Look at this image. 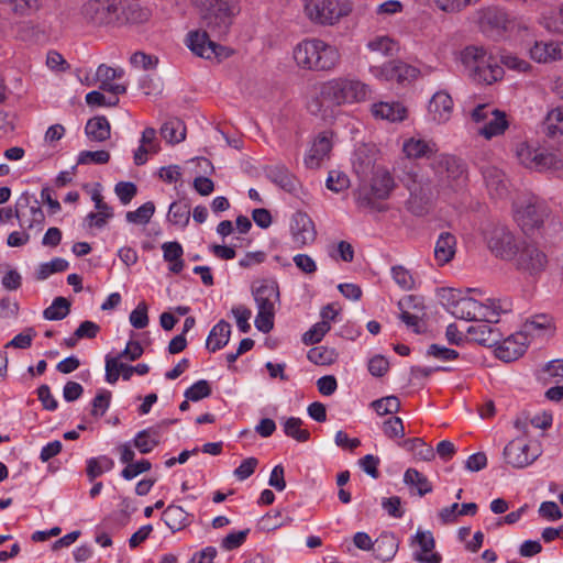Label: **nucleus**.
Segmentation results:
<instances>
[{"label":"nucleus","mask_w":563,"mask_h":563,"mask_svg":"<svg viewBox=\"0 0 563 563\" xmlns=\"http://www.w3.org/2000/svg\"><path fill=\"white\" fill-rule=\"evenodd\" d=\"M297 65L308 70H330L340 59L338 49L325 42L311 38L297 44L294 49Z\"/></svg>","instance_id":"f257e3e1"},{"label":"nucleus","mask_w":563,"mask_h":563,"mask_svg":"<svg viewBox=\"0 0 563 563\" xmlns=\"http://www.w3.org/2000/svg\"><path fill=\"white\" fill-rule=\"evenodd\" d=\"M460 59L468 76L478 84L492 85L504 75L503 67L483 47L466 46L461 52Z\"/></svg>","instance_id":"f03ea898"},{"label":"nucleus","mask_w":563,"mask_h":563,"mask_svg":"<svg viewBox=\"0 0 563 563\" xmlns=\"http://www.w3.org/2000/svg\"><path fill=\"white\" fill-rule=\"evenodd\" d=\"M191 1L200 11L202 25L208 29L213 36L221 37L228 33L232 24V18L236 12L235 0Z\"/></svg>","instance_id":"7ed1b4c3"},{"label":"nucleus","mask_w":563,"mask_h":563,"mask_svg":"<svg viewBox=\"0 0 563 563\" xmlns=\"http://www.w3.org/2000/svg\"><path fill=\"white\" fill-rule=\"evenodd\" d=\"M399 178L410 194L406 202L407 209L418 217L428 213L432 200V189L429 181L418 174L412 163L405 165Z\"/></svg>","instance_id":"20e7f679"},{"label":"nucleus","mask_w":563,"mask_h":563,"mask_svg":"<svg viewBox=\"0 0 563 563\" xmlns=\"http://www.w3.org/2000/svg\"><path fill=\"white\" fill-rule=\"evenodd\" d=\"M369 96V87L357 79L335 78L322 84L320 88L321 99L336 106L362 102Z\"/></svg>","instance_id":"39448f33"},{"label":"nucleus","mask_w":563,"mask_h":563,"mask_svg":"<svg viewBox=\"0 0 563 563\" xmlns=\"http://www.w3.org/2000/svg\"><path fill=\"white\" fill-rule=\"evenodd\" d=\"M510 311L507 301L488 299L487 303H481L473 298H461L453 302L452 314L464 320H477L498 322L500 312Z\"/></svg>","instance_id":"423d86ee"},{"label":"nucleus","mask_w":563,"mask_h":563,"mask_svg":"<svg viewBox=\"0 0 563 563\" xmlns=\"http://www.w3.org/2000/svg\"><path fill=\"white\" fill-rule=\"evenodd\" d=\"M549 217L547 203L536 196H526L514 203V218L526 234H531L543 227Z\"/></svg>","instance_id":"0eeeda50"},{"label":"nucleus","mask_w":563,"mask_h":563,"mask_svg":"<svg viewBox=\"0 0 563 563\" xmlns=\"http://www.w3.org/2000/svg\"><path fill=\"white\" fill-rule=\"evenodd\" d=\"M484 238L489 251L503 261L514 260L521 244L515 234L501 224L488 225L484 231Z\"/></svg>","instance_id":"6e6552de"},{"label":"nucleus","mask_w":563,"mask_h":563,"mask_svg":"<svg viewBox=\"0 0 563 563\" xmlns=\"http://www.w3.org/2000/svg\"><path fill=\"white\" fill-rule=\"evenodd\" d=\"M512 261L519 272L531 276L542 273L548 265L545 253L532 243H521Z\"/></svg>","instance_id":"1a4fd4ad"},{"label":"nucleus","mask_w":563,"mask_h":563,"mask_svg":"<svg viewBox=\"0 0 563 563\" xmlns=\"http://www.w3.org/2000/svg\"><path fill=\"white\" fill-rule=\"evenodd\" d=\"M306 16L319 25H333L346 14L336 0H306Z\"/></svg>","instance_id":"9d476101"},{"label":"nucleus","mask_w":563,"mask_h":563,"mask_svg":"<svg viewBox=\"0 0 563 563\" xmlns=\"http://www.w3.org/2000/svg\"><path fill=\"white\" fill-rule=\"evenodd\" d=\"M115 0H89L81 8L85 20L92 25H108L119 18Z\"/></svg>","instance_id":"9b49d317"},{"label":"nucleus","mask_w":563,"mask_h":563,"mask_svg":"<svg viewBox=\"0 0 563 563\" xmlns=\"http://www.w3.org/2000/svg\"><path fill=\"white\" fill-rule=\"evenodd\" d=\"M210 34L212 33L208 29H206L203 32H189L187 37L188 47L192 53L206 59H211L213 57L222 59L228 57L229 49L211 41Z\"/></svg>","instance_id":"f8f14e48"},{"label":"nucleus","mask_w":563,"mask_h":563,"mask_svg":"<svg viewBox=\"0 0 563 563\" xmlns=\"http://www.w3.org/2000/svg\"><path fill=\"white\" fill-rule=\"evenodd\" d=\"M431 167L441 178H445V185L452 187L453 183L460 185L465 176V167L461 159L448 154H439L433 157Z\"/></svg>","instance_id":"ddd939ff"},{"label":"nucleus","mask_w":563,"mask_h":563,"mask_svg":"<svg viewBox=\"0 0 563 563\" xmlns=\"http://www.w3.org/2000/svg\"><path fill=\"white\" fill-rule=\"evenodd\" d=\"M541 454L539 448H533L520 439L510 441L504 449V456L507 463L517 468L532 464Z\"/></svg>","instance_id":"4468645a"},{"label":"nucleus","mask_w":563,"mask_h":563,"mask_svg":"<svg viewBox=\"0 0 563 563\" xmlns=\"http://www.w3.org/2000/svg\"><path fill=\"white\" fill-rule=\"evenodd\" d=\"M252 296L257 310L275 311L276 303L279 302V287L274 279L256 280L252 285Z\"/></svg>","instance_id":"2eb2a0df"},{"label":"nucleus","mask_w":563,"mask_h":563,"mask_svg":"<svg viewBox=\"0 0 563 563\" xmlns=\"http://www.w3.org/2000/svg\"><path fill=\"white\" fill-rule=\"evenodd\" d=\"M290 230L292 240L298 247L312 243L317 236L313 221L305 212L294 214Z\"/></svg>","instance_id":"dca6fc26"},{"label":"nucleus","mask_w":563,"mask_h":563,"mask_svg":"<svg viewBox=\"0 0 563 563\" xmlns=\"http://www.w3.org/2000/svg\"><path fill=\"white\" fill-rule=\"evenodd\" d=\"M398 307L401 310L399 318L411 328L416 333H421V320L423 317V307L416 296H406L399 300Z\"/></svg>","instance_id":"f3484780"},{"label":"nucleus","mask_w":563,"mask_h":563,"mask_svg":"<svg viewBox=\"0 0 563 563\" xmlns=\"http://www.w3.org/2000/svg\"><path fill=\"white\" fill-rule=\"evenodd\" d=\"M529 341L519 332L509 335L497 344L496 356L504 362H512L519 358L527 350Z\"/></svg>","instance_id":"a211bd4d"},{"label":"nucleus","mask_w":563,"mask_h":563,"mask_svg":"<svg viewBox=\"0 0 563 563\" xmlns=\"http://www.w3.org/2000/svg\"><path fill=\"white\" fill-rule=\"evenodd\" d=\"M520 333H522L529 342L530 339L543 338L547 333H553L552 318L545 313L534 314L525 321Z\"/></svg>","instance_id":"6ab92c4d"},{"label":"nucleus","mask_w":563,"mask_h":563,"mask_svg":"<svg viewBox=\"0 0 563 563\" xmlns=\"http://www.w3.org/2000/svg\"><path fill=\"white\" fill-rule=\"evenodd\" d=\"M530 56L538 63H549L563 58V43L556 41L536 42L530 48Z\"/></svg>","instance_id":"aec40b11"},{"label":"nucleus","mask_w":563,"mask_h":563,"mask_svg":"<svg viewBox=\"0 0 563 563\" xmlns=\"http://www.w3.org/2000/svg\"><path fill=\"white\" fill-rule=\"evenodd\" d=\"M493 322L484 321L468 327L467 333L472 340L484 346H495L501 340V334L497 328L492 325Z\"/></svg>","instance_id":"412c9836"},{"label":"nucleus","mask_w":563,"mask_h":563,"mask_svg":"<svg viewBox=\"0 0 563 563\" xmlns=\"http://www.w3.org/2000/svg\"><path fill=\"white\" fill-rule=\"evenodd\" d=\"M453 110V100L445 91H438L429 102V113L438 123L446 122Z\"/></svg>","instance_id":"4be33fe9"},{"label":"nucleus","mask_w":563,"mask_h":563,"mask_svg":"<svg viewBox=\"0 0 563 563\" xmlns=\"http://www.w3.org/2000/svg\"><path fill=\"white\" fill-rule=\"evenodd\" d=\"M268 179L284 189L287 192L294 194L297 191L298 179L292 175L289 169L282 164L268 166L265 169Z\"/></svg>","instance_id":"5701e85b"},{"label":"nucleus","mask_w":563,"mask_h":563,"mask_svg":"<svg viewBox=\"0 0 563 563\" xmlns=\"http://www.w3.org/2000/svg\"><path fill=\"white\" fill-rule=\"evenodd\" d=\"M456 253V238L451 232H441L434 246V260L439 266L450 263Z\"/></svg>","instance_id":"b1692460"},{"label":"nucleus","mask_w":563,"mask_h":563,"mask_svg":"<svg viewBox=\"0 0 563 563\" xmlns=\"http://www.w3.org/2000/svg\"><path fill=\"white\" fill-rule=\"evenodd\" d=\"M398 550V540L391 532L382 533L373 544L376 559L386 562L391 560Z\"/></svg>","instance_id":"393cba45"},{"label":"nucleus","mask_w":563,"mask_h":563,"mask_svg":"<svg viewBox=\"0 0 563 563\" xmlns=\"http://www.w3.org/2000/svg\"><path fill=\"white\" fill-rule=\"evenodd\" d=\"M402 151L408 158H430L437 155L438 147L432 141L410 139L404 143Z\"/></svg>","instance_id":"a878e982"},{"label":"nucleus","mask_w":563,"mask_h":563,"mask_svg":"<svg viewBox=\"0 0 563 563\" xmlns=\"http://www.w3.org/2000/svg\"><path fill=\"white\" fill-rule=\"evenodd\" d=\"M85 133L92 142H104L110 139L111 126L104 115H97L87 121Z\"/></svg>","instance_id":"bb28decb"},{"label":"nucleus","mask_w":563,"mask_h":563,"mask_svg":"<svg viewBox=\"0 0 563 563\" xmlns=\"http://www.w3.org/2000/svg\"><path fill=\"white\" fill-rule=\"evenodd\" d=\"M231 335V325L225 320H220L210 331L206 346L210 352H217L224 347Z\"/></svg>","instance_id":"cd10ccee"},{"label":"nucleus","mask_w":563,"mask_h":563,"mask_svg":"<svg viewBox=\"0 0 563 563\" xmlns=\"http://www.w3.org/2000/svg\"><path fill=\"white\" fill-rule=\"evenodd\" d=\"M372 113L375 118L397 122L406 118L407 110L399 102H378L373 104Z\"/></svg>","instance_id":"c85d7f7f"},{"label":"nucleus","mask_w":563,"mask_h":563,"mask_svg":"<svg viewBox=\"0 0 563 563\" xmlns=\"http://www.w3.org/2000/svg\"><path fill=\"white\" fill-rule=\"evenodd\" d=\"M366 47L368 48L371 54H373L374 57H393L397 55L399 52L398 43L387 35L375 36L374 38L367 42Z\"/></svg>","instance_id":"c756f323"},{"label":"nucleus","mask_w":563,"mask_h":563,"mask_svg":"<svg viewBox=\"0 0 563 563\" xmlns=\"http://www.w3.org/2000/svg\"><path fill=\"white\" fill-rule=\"evenodd\" d=\"M369 185L374 189V197L379 201L386 200L395 188L394 178L385 169L376 170Z\"/></svg>","instance_id":"7c9ffc66"},{"label":"nucleus","mask_w":563,"mask_h":563,"mask_svg":"<svg viewBox=\"0 0 563 563\" xmlns=\"http://www.w3.org/2000/svg\"><path fill=\"white\" fill-rule=\"evenodd\" d=\"M162 520L173 531H179L190 523L189 515L179 506L170 505L162 514Z\"/></svg>","instance_id":"2f4dec72"},{"label":"nucleus","mask_w":563,"mask_h":563,"mask_svg":"<svg viewBox=\"0 0 563 563\" xmlns=\"http://www.w3.org/2000/svg\"><path fill=\"white\" fill-rule=\"evenodd\" d=\"M483 176L492 195L503 197L507 194V181L500 169L488 167L483 172Z\"/></svg>","instance_id":"473e14b6"},{"label":"nucleus","mask_w":563,"mask_h":563,"mask_svg":"<svg viewBox=\"0 0 563 563\" xmlns=\"http://www.w3.org/2000/svg\"><path fill=\"white\" fill-rule=\"evenodd\" d=\"M492 117L493 118H489L487 123L478 130V134L484 136L486 140H490L494 136L503 134L508 128V121L505 112L494 110Z\"/></svg>","instance_id":"72a5a7b5"},{"label":"nucleus","mask_w":563,"mask_h":563,"mask_svg":"<svg viewBox=\"0 0 563 563\" xmlns=\"http://www.w3.org/2000/svg\"><path fill=\"white\" fill-rule=\"evenodd\" d=\"M161 134L170 144L180 143L186 137V125L180 119L172 118L162 125Z\"/></svg>","instance_id":"f704fd0d"},{"label":"nucleus","mask_w":563,"mask_h":563,"mask_svg":"<svg viewBox=\"0 0 563 563\" xmlns=\"http://www.w3.org/2000/svg\"><path fill=\"white\" fill-rule=\"evenodd\" d=\"M355 202L360 208L369 209L373 211H385L386 208L379 202V199L374 197V189L371 185L360 186L354 192Z\"/></svg>","instance_id":"c9c22d12"},{"label":"nucleus","mask_w":563,"mask_h":563,"mask_svg":"<svg viewBox=\"0 0 563 563\" xmlns=\"http://www.w3.org/2000/svg\"><path fill=\"white\" fill-rule=\"evenodd\" d=\"M404 483L412 488L417 489V494L422 497L432 492V484L422 473L416 468H408L404 474Z\"/></svg>","instance_id":"e433bc0d"},{"label":"nucleus","mask_w":563,"mask_h":563,"mask_svg":"<svg viewBox=\"0 0 563 563\" xmlns=\"http://www.w3.org/2000/svg\"><path fill=\"white\" fill-rule=\"evenodd\" d=\"M167 219L174 225L186 228L190 220V205L186 201H175L169 206Z\"/></svg>","instance_id":"4c0bfd02"},{"label":"nucleus","mask_w":563,"mask_h":563,"mask_svg":"<svg viewBox=\"0 0 563 563\" xmlns=\"http://www.w3.org/2000/svg\"><path fill=\"white\" fill-rule=\"evenodd\" d=\"M543 132L549 137L563 135V107H558L550 111L543 122Z\"/></svg>","instance_id":"58836bf2"},{"label":"nucleus","mask_w":563,"mask_h":563,"mask_svg":"<svg viewBox=\"0 0 563 563\" xmlns=\"http://www.w3.org/2000/svg\"><path fill=\"white\" fill-rule=\"evenodd\" d=\"M133 443L141 453L147 454L159 444L158 432L153 429H144L136 433Z\"/></svg>","instance_id":"ea45409f"},{"label":"nucleus","mask_w":563,"mask_h":563,"mask_svg":"<svg viewBox=\"0 0 563 563\" xmlns=\"http://www.w3.org/2000/svg\"><path fill=\"white\" fill-rule=\"evenodd\" d=\"M70 312V301L65 297H56L52 305L43 311L46 320H63Z\"/></svg>","instance_id":"a19ab883"},{"label":"nucleus","mask_w":563,"mask_h":563,"mask_svg":"<svg viewBox=\"0 0 563 563\" xmlns=\"http://www.w3.org/2000/svg\"><path fill=\"white\" fill-rule=\"evenodd\" d=\"M114 462L112 459L103 455L99 457H91L87 461V476L89 481H93L100 476L103 472L112 470Z\"/></svg>","instance_id":"79ce46f5"},{"label":"nucleus","mask_w":563,"mask_h":563,"mask_svg":"<svg viewBox=\"0 0 563 563\" xmlns=\"http://www.w3.org/2000/svg\"><path fill=\"white\" fill-rule=\"evenodd\" d=\"M302 420L300 418L290 417L284 422V432L287 437L298 442H306L310 438V433L306 429H301Z\"/></svg>","instance_id":"37998d69"},{"label":"nucleus","mask_w":563,"mask_h":563,"mask_svg":"<svg viewBox=\"0 0 563 563\" xmlns=\"http://www.w3.org/2000/svg\"><path fill=\"white\" fill-rule=\"evenodd\" d=\"M402 446L413 452L417 457L423 461H431L435 455L433 449L427 445L420 438L405 440Z\"/></svg>","instance_id":"c03bdc74"},{"label":"nucleus","mask_w":563,"mask_h":563,"mask_svg":"<svg viewBox=\"0 0 563 563\" xmlns=\"http://www.w3.org/2000/svg\"><path fill=\"white\" fill-rule=\"evenodd\" d=\"M155 212V205L147 201L135 211H128L125 214L126 221L134 224H146Z\"/></svg>","instance_id":"a18cd8bd"},{"label":"nucleus","mask_w":563,"mask_h":563,"mask_svg":"<svg viewBox=\"0 0 563 563\" xmlns=\"http://www.w3.org/2000/svg\"><path fill=\"white\" fill-rule=\"evenodd\" d=\"M68 268V262L60 257H55L51 262L43 263L36 272V279L44 280L54 273L65 272Z\"/></svg>","instance_id":"49530a36"},{"label":"nucleus","mask_w":563,"mask_h":563,"mask_svg":"<svg viewBox=\"0 0 563 563\" xmlns=\"http://www.w3.org/2000/svg\"><path fill=\"white\" fill-rule=\"evenodd\" d=\"M330 322L321 320L313 324L307 332L303 333L302 342L306 345L317 344L323 339V336L330 331Z\"/></svg>","instance_id":"de8ad7c7"},{"label":"nucleus","mask_w":563,"mask_h":563,"mask_svg":"<svg viewBox=\"0 0 563 563\" xmlns=\"http://www.w3.org/2000/svg\"><path fill=\"white\" fill-rule=\"evenodd\" d=\"M541 150L533 148L527 143H520L517 145L516 154L517 157L525 167L533 169L536 166L537 158L539 157Z\"/></svg>","instance_id":"09e8293b"},{"label":"nucleus","mask_w":563,"mask_h":563,"mask_svg":"<svg viewBox=\"0 0 563 563\" xmlns=\"http://www.w3.org/2000/svg\"><path fill=\"white\" fill-rule=\"evenodd\" d=\"M371 406L379 416L396 413L400 410V401L396 396L376 399Z\"/></svg>","instance_id":"8fccbe9b"},{"label":"nucleus","mask_w":563,"mask_h":563,"mask_svg":"<svg viewBox=\"0 0 563 563\" xmlns=\"http://www.w3.org/2000/svg\"><path fill=\"white\" fill-rule=\"evenodd\" d=\"M562 166L563 162L558 157L556 154L541 150L533 169L538 172H544L550 169L558 170Z\"/></svg>","instance_id":"3c124183"},{"label":"nucleus","mask_w":563,"mask_h":563,"mask_svg":"<svg viewBox=\"0 0 563 563\" xmlns=\"http://www.w3.org/2000/svg\"><path fill=\"white\" fill-rule=\"evenodd\" d=\"M211 393L210 383L206 379H200L187 388L184 395L190 401H199L209 397Z\"/></svg>","instance_id":"603ef678"},{"label":"nucleus","mask_w":563,"mask_h":563,"mask_svg":"<svg viewBox=\"0 0 563 563\" xmlns=\"http://www.w3.org/2000/svg\"><path fill=\"white\" fill-rule=\"evenodd\" d=\"M399 60H391L380 67L374 66L371 68V73L380 79L391 81L398 79Z\"/></svg>","instance_id":"864d4df0"},{"label":"nucleus","mask_w":563,"mask_h":563,"mask_svg":"<svg viewBox=\"0 0 563 563\" xmlns=\"http://www.w3.org/2000/svg\"><path fill=\"white\" fill-rule=\"evenodd\" d=\"M307 357L317 365H327L334 361V352L325 346H316L308 351Z\"/></svg>","instance_id":"5fc2aeb1"},{"label":"nucleus","mask_w":563,"mask_h":563,"mask_svg":"<svg viewBox=\"0 0 563 563\" xmlns=\"http://www.w3.org/2000/svg\"><path fill=\"white\" fill-rule=\"evenodd\" d=\"M111 401V393L109 390H100L93 398L91 405V416L99 418L102 417L108 410Z\"/></svg>","instance_id":"6e6d98bb"},{"label":"nucleus","mask_w":563,"mask_h":563,"mask_svg":"<svg viewBox=\"0 0 563 563\" xmlns=\"http://www.w3.org/2000/svg\"><path fill=\"white\" fill-rule=\"evenodd\" d=\"M384 434L389 439L404 438L405 428L402 420L399 417H390L383 422Z\"/></svg>","instance_id":"4d7b16f0"},{"label":"nucleus","mask_w":563,"mask_h":563,"mask_svg":"<svg viewBox=\"0 0 563 563\" xmlns=\"http://www.w3.org/2000/svg\"><path fill=\"white\" fill-rule=\"evenodd\" d=\"M110 161V153L108 151H82L79 153L77 163L78 164H107Z\"/></svg>","instance_id":"13d9d810"},{"label":"nucleus","mask_w":563,"mask_h":563,"mask_svg":"<svg viewBox=\"0 0 563 563\" xmlns=\"http://www.w3.org/2000/svg\"><path fill=\"white\" fill-rule=\"evenodd\" d=\"M350 186V179L349 177L342 173V172H338V170H331L329 173V176L327 178V188L334 191V192H340L346 188H349Z\"/></svg>","instance_id":"bf43d9fd"},{"label":"nucleus","mask_w":563,"mask_h":563,"mask_svg":"<svg viewBox=\"0 0 563 563\" xmlns=\"http://www.w3.org/2000/svg\"><path fill=\"white\" fill-rule=\"evenodd\" d=\"M391 275L397 285L402 289H411L413 287V278L408 269L404 266L397 265L391 267Z\"/></svg>","instance_id":"052dcab7"},{"label":"nucleus","mask_w":563,"mask_h":563,"mask_svg":"<svg viewBox=\"0 0 563 563\" xmlns=\"http://www.w3.org/2000/svg\"><path fill=\"white\" fill-rule=\"evenodd\" d=\"M130 322L135 329H144L148 324L147 305L142 301L130 313Z\"/></svg>","instance_id":"680f3d73"},{"label":"nucleus","mask_w":563,"mask_h":563,"mask_svg":"<svg viewBox=\"0 0 563 563\" xmlns=\"http://www.w3.org/2000/svg\"><path fill=\"white\" fill-rule=\"evenodd\" d=\"M151 467H152V464L148 460H141L136 463L132 462L131 464L126 465L122 470L121 475L124 479L131 481L134 477H136L139 474L150 471Z\"/></svg>","instance_id":"e2e57ef3"},{"label":"nucleus","mask_w":563,"mask_h":563,"mask_svg":"<svg viewBox=\"0 0 563 563\" xmlns=\"http://www.w3.org/2000/svg\"><path fill=\"white\" fill-rule=\"evenodd\" d=\"M114 191L123 205H128L136 195L137 188L131 181H120L115 185Z\"/></svg>","instance_id":"0e129e2a"},{"label":"nucleus","mask_w":563,"mask_h":563,"mask_svg":"<svg viewBox=\"0 0 563 563\" xmlns=\"http://www.w3.org/2000/svg\"><path fill=\"white\" fill-rule=\"evenodd\" d=\"M249 532L250 529L229 533L227 537L222 539L221 547L228 551L241 547L246 540Z\"/></svg>","instance_id":"69168bd1"},{"label":"nucleus","mask_w":563,"mask_h":563,"mask_svg":"<svg viewBox=\"0 0 563 563\" xmlns=\"http://www.w3.org/2000/svg\"><path fill=\"white\" fill-rule=\"evenodd\" d=\"M231 312L236 319L239 330L243 333H247L251 329L249 320L252 316V311L244 306H238L233 307Z\"/></svg>","instance_id":"338daca9"},{"label":"nucleus","mask_w":563,"mask_h":563,"mask_svg":"<svg viewBox=\"0 0 563 563\" xmlns=\"http://www.w3.org/2000/svg\"><path fill=\"white\" fill-rule=\"evenodd\" d=\"M131 64L134 67H141L144 70L154 69L158 59L152 55L145 54L144 52H136L130 58Z\"/></svg>","instance_id":"774afa93"}]
</instances>
